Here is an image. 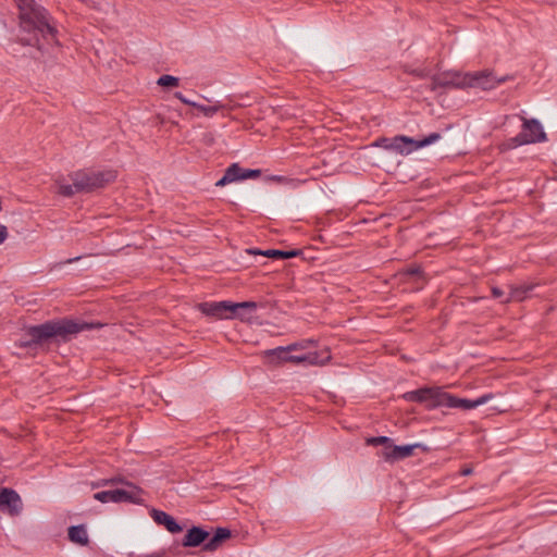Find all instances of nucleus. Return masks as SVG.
<instances>
[{
  "label": "nucleus",
  "instance_id": "4be33fe9",
  "mask_svg": "<svg viewBox=\"0 0 557 557\" xmlns=\"http://www.w3.org/2000/svg\"><path fill=\"white\" fill-rule=\"evenodd\" d=\"M150 516L154 522H175L173 517L154 508L150 509Z\"/></svg>",
  "mask_w": 557,
  "mask_h": 557
},
{
  "label": "nucleus",
  "instance_id": "b1692460",
  "mask_svg": "<svg viewBox=\"0 0 557 557\" xmlns=\"http://www.w3.org/2000/svg\"><path fill=\"white\" fill-rule=\"evenodd\" d=\"M244 170L243 168H240L237 163H233L231 164L227 169H226V173L230 175V177L235 182V181H238V180H243V175H244Z\"/></svg>",
  "mask_w": 557,
  "mask_h": 557
},
{
  "label": "nucleus",
  "instance_id": "c9c22d12",
  "mask_svg": "<svg viewBox=\"0 0 557 557\" xmlns=\"http://www.w3.org/2000/svg\"><path fill=\"white\" fill-rule=\"evenodd\" d=\"M305 354H297V355H294V357H304Z\"/></svg>",
  "mask_w": 557,
  "mask_h": 557
},
{
  "label": "nucleus",
  "instance_id": "a211bd4d",
  "mask_svg": "<svg viewBox=\"0 0 557 557\" xmlns=\"http://www.w3.org/2000/svg\"><path fill=\"white\" fill-rule=\"evenodd\" d=\"M249 253H259L269 258H281V259H289L299 255L298 250H277V249H269L265 251L260 250H248Z\"/></svg>",
  "mask_w": 557,
  "mask_h": 557
},
{
  "label": "nucleus",
  "instance_id": "393cba45",
  "mask_svg": "<svg viewBox=\"0 0 557 557\" xmlns=\"http://www.w3.org/2000/svg\"><path fill=\"white\" fill-rule=\"evenodd\" d=\"M366 443H367V445H371V446L383 445L385 447V446L392 445V440L387 436H377V437L367 438Z\"/></svg>",
  "mask_w": 557,
  "mask_h": 557
},
{
  "label": "nucleus",
  "instance_id": "5701e85b",
  "mask_svg": "<svg viewBox=\"0 0 557 557\" xmlns=\"http://www.w3.org/2000/svg\"><path fill=\"white\" fill-rule=\"evenodd\" d=\"M180 79L172 75H162L158 78L157 84L162 87H176Z\"/></svg>",
  "mask_w": 557,
  "mask_h": 557
},
{
  "label": "nucleus",
  "instance_id": "7c9ffc66",
  "mask_svg": "<svg viewBox=\"0 0 557 557\" xmlns=\"http://www.w3.org/2000/svg\"><path fill=\"white\" fill-rule=\"evenodd\" d=\"M492 294L495 298H500L505 295L504 290L498 288V287H493L492 288Z\"/></svg>",
  "mask_w": 557,
  "mask_h": 557
},
{
  "label": "nucleus",
  "instance_id": "f3484780",
  "mask_svg": "<svg viewBox=\"0 0 557 557\" xmlns=\"http://www.w3.org/2000/svg\"><path fill=\"white\" fill-rule=\"evenodd\" d=\"M69 540L75 544L87 545L89 539L85 524H72L69 529Z\"/></svg>",
  "mask_w": 557,
  "mask_h": 557
},
{
  "label": "nucleus",
  "instance_id": "f03ea898",
  "mask_svg": "<svg viewBox=\"0 0 557 557\" xmlns=\"http://www.w3.org/2000/svg\"><path fill=\"white\" fill-rule=\"evenodd\" d=\"M115 173L113 171L91 172L77 171L70 174L72 184H66L62 180L55 182L58 193L64 197H71L78 193H89L98 188L104 187L114 181Z\"/></svg>",
  "mask_w": 557,
  "mask_h": 557
},
{
  "label": "nucleus",
  "instance_id": "9d476101",
  "mask_svg": "<svg viewBox=\"0 0 557 557\" xmlns=\"http://www.w3.org/2000/svg\"><path fill=\"white\" fill-rule=\"evenodd\" d=\"M467 88V73L446 71L432 77L431 89Z\"/></svg>",
  "mask_w": 557,
  "mask_h": 557
},
{
  "label": "nucleus",
  "instance_id": "9b49d317",
  "mask_svg": "<svg viewBox=\"0 0 557 557\" xmlns=\"http://www.w3.org/2000/svg\"><path fill=\"white\" fill-rule=\"evenodd\" d=\"M23 510L21 496L12 488H0V511L11 517H17Z\"/></svg>",
  "mask_w": 557,
  "mask_h": 557
},
{
  "label": "nucleus",
  "instance_id": "2eb2a0df",
  "mask_svg": "<svg viewBox=\"0 0 557 557\" xmlns=\"http://www.w3.org/2000/svg\"><path fill=\"white\" fill-rule=\"evenodd\" d=\"M442 394L443 393H441V391L438 388H421V389L409 392V393L405 394V398L408 400H411V401H419V403H423V401H428V400H432V399H435L437 403H441L440 400L442 398Z\"/></svg>",
  "mask_w": 557,
  "mask_h": 557
},
{
  "label": "nucleus",
  "instance_id": "6e6552de",
  "mask_svg": "<svg viewBox=\"0 0 557 557\" xmlns=\"http://www.w3.org/2000/svg\"><path fill=\"white\" fill-rule=\"evenodd\" d=\"M441 138L438 133H432L421 140H414L407 136H396L388 145H384L385 149L396 151L400 154H409L410 152L429 146Z\"/></svg>",
  "mask_w": 557,
  "mask_h": 557
},
{
  "label": "nucleus",
  "instance_id": "39448f33",
  "mask_svg": "<svg viewBox=\"0 0 557 557\" xmlns=\"http://www.w3.org/2000/svg\"><path fill=\"white\" fill-rule=\"evenodd\" d=\"M289 349L286 347H276L264 351L265 357L270 358L271 362H290L295 364H307V366H324L331 360V354L329 349L322 351H308L305 352L304 357H294Z\"/></svg>",
  "mask_w": 557,
  "mask_h": 557
},
{
  "label": "nucleus",
  "instance_id": "c85d7f7f",
  "mask_svg": "<svg viewBox=\"0 0 557 557\" xmlns=\"http://www.w3.org/2000/svg\"><path fill=\"white\" fill-rule=\"evenodd\" d=\"M171 533H180L183 531L182 524H164Z\"/></svg>",
  "mask_w": 557,
  "mask_h": 557
},
{
  "label": "nucleus",
  "instance_id": "2f4dec72",
  "mask_svg": "<svg viewBox=\"0 0 557 557\" xmlns=\"http://www.w3.org/2000/svg\"><path fill=\"white\" fill-rule=\"evenodd\" d=\"M392 141V139L388 138H382L377 141V145L384 148V145H388Z\"/></svg>",
  "mask_w": 557,
  "mask_h": 557
},
{
  "label": "nucleus",
  "instance_id": "412c9836",
  "mask_svg": "<svg viewBox=\"0 0 557 557\" xmlns=\"http://www.w3.org/2000/svg\"><path fill=\"white\" fill-rule=\"evenodd\" d=\"M528 289L524 287H510L509 296L503 300V302H508L511 300L522 301L525 298Z\"/></svg>",
  "mask_w": 557,
  "mask_h": 557
},
{
  "label": "nucleus",
  "instance_id": "20e7f679",
  "mask_svg": "<svg viewBox=\"0 0 557 557\" xmlns=\"http://www.w3.org/2000/svg\"><path fill=\"white\" fill-rule=\"evenodd\" d=\"M104 486H111V488L94 494V498L100 503H138L140 500L141 490L122 476L100 479L91 483V488Z\"/></svg>",
  "mask_w": 557,
  "mask_h": 557
},
{
  "label": "nucleus",
  "instance_id": "473e14b6",
  "mask_svg": "<svg viewBox=\"0 0 557 557\" xmlns=\"http://www.w3.org/2000/svg\"><path fill=\"white\" fill-rule=\"evenodd\" d=\"M472 473V469L467 467L461 470V475H470Z\"/></svg>",
  "mask_w": 557,
  "mask_h": 557
},
{
  "label": "nucleus",
  "instance_id": "0eeeda50",
  "mask_svg": "<svg viewBox=\"0 0 557 557\" xmlns=\"http://www.w3.org/2000/svg\"><path fill=\"white\" fill-rule=\"evenodd\" d=\"M521 132L516 137L510 139L512 145H509V148L521 145L546 141V133L544 132L542 124L537 120L527 117H521Z\"/></svg>",
  "mask_w": 557,
  "mask_h": 557
},
{
  "label": "nucleus",
  "instance_id": "6ab92c4d",
  "mask_svg": "<svg viewBox=\"0 0 557 557\" xmlns=\"http://www.w3.org/2000/svg\"><path fill=\"white\" fill-rule=\"evenodd\" d=\"M194 108L199 110L205 116L212 117L214 114H216L219 111L228 109L232 110V107H227L226 104L222 103L221 101H215L212 106H205L197 103L194 104Z\"/></svg>",
  "mask_w": 557,
  "mask_h": 557
},
{
  "label": "nucleus",
  "instance_id": "dca6fc26",
  "mask_svg": "<svg viewBox=\"0 0 557 557\" xmlns=\"http://www.w3.org/2000/svg\"><path fill=\"white\" fill-rule=\"evenodd\" d=\"M231 537V531L227 528H218L213 535L208 539V541L203 545V549L208 552H213L218 549L221 544Z\"/></svg>",
  "mask_w": 557,
  "mask_h": 557
},
{
  "label": "nucleus",
  "instance_id": "7ed1b4c3",
  "mask_svg": "<svg viewBox=\"0 0 557 557\" xmlns=\"http://www.w3.org/2000/svg\"><path fill=\"white\" fill-rule=\"evenodd\" d=\"M92 326V324L78 323L72 320L49 321L44 324L29 327L26 332L28 338L21 341L18 345L20 347H30L51 337H64L70 334L79 333Z\"/></svg>",
  "mask_w": 557,
  "mask_h": 557
},
{
  "label": "nucleus",
  "instance_id": "1a4fd4ad",
  "mask_svg": "<svg viewBox=\"0 0 557 557\" xmlns=\"http://www.w3.org/2000/svg\"><path fill=\"white\" fill-rule=\"evenodd\" d=\"M508 76L496 77L492 71L484 70L473 73H467V88H481L491 90L499 84L505 83Z\"/></svg>",
  "mask_w": 557,
  "mask_h": 557
},
{
  "label": "nucleus",
  "instance_id": "f8f14e48",
  "mask_svg": "<svg viewBox=\"0 0 557 557\" xmlns=\"http://www.w3.org/2000/svg\"><path fill=\"white\" fill-rule=\"evenodd\" d=\"M416 448H423V450L428 449L420 443L403 446H397L392 443V445L385 446L382 449L381 457L387 462H395L412 456Z\"/></svg>",
  "mask_w": 557,
  "mask_h": 557
},
{
  "label": "nucleus",
  "instance_id": "f704fd0d",
  "mask_svg": "<svg viewBox=\"0 0 557 557\" xmlns=\"http://www.w3.org/2000/svg\"><path fill=\"white\" fill-rule=\"evenodd\" d=\"M274 180L277 182H282L284 178L282 176H276V177H274Z\"/></svg>",
  "mask_w": 557,
  "mask_h": 557
},
{
  "label": "nucleus",
  "instance_id": "e433bc0d",
  "mask_svg": "<svg viewBox=\"0 0 557 557\" xmlns=\"http://www.w3.org/2000/svg\"><path fill=\"white\" fill-rule=\"evenodd\" d=\"M150 557H161V555L157 554V555H154V556H150Z\"/></svg>",
  "mask_w": 557,
  "mask_h": 557
},
{
  "label": "nucleus",
  "instance_id": "cd10ccee",
  "mask_svg": "<svg viewBox=\"0 0 557 557\" xmlns=\"http://www.w3.org/2000/svg\"><path fill=\"white\" fill-rule=\"evenodd\" d=\"M234 182L230 175L225 172L224 175L216 182V186H225L228 183Z\"/></svg>",
  "mask_w": 557,
  "mask_h": 557
},
{
  "label": "nucleus",
  "instance_id": "423d86ee",
  "mask_svg": "<svg viewBox=\"0 0 557 557\" xmlns=\"http://www.w3.org/2000/svg\"><path fill=\"white\" fill-rule=\"evenodd\" d=\"M198 310L214 319H233L234 313L238 309L244 310H253L258 308L257 302L255 301H243V302H232L227 300L223 301H211V302H201L197 306Z\"/></svg>",
  "mask_w": 557,
  "mask_h": 557
},
{
  "label": "nucleus",
  "instance_id": "ddd939ff",
  "mask_svg": "<svg viewBox=\"0 0 557 557\" xmlns=\"http://www.w3.org/2000/svg\"><path fill=\"white\" fill-rule=\"evenodd\" d=\"M492 398H493L492 394H485L474 400H471V399L455 397L453 395L443 393L440 401L442 404H445L449 408H460L463 410H470V409H474L481 405L486 404Z\"/></svg>",
  "mask_w": 557,
  "mask_h": 557
},
{
  "label": "nucleus",
  "instance_id": "aec40b11",
  "mask_svg": "<svg viewBox=\"0 0 557 557\" xmlns=\"http://www.w3.org/2000/svg\"><path fill=\"white\" fill-rule=\"evenodd\" d=\"M317 346V341L314 339H304V341H300V342H296V343H293L290 345L287 346V349H289V351H305L307 349H309L310 347H315Z\"/></svg>",
  "mask_w": 557,
  "mask_h": 557
},
{
  "label": "nucleus",
  "instance_id": "bb28decb",
  "mask_svg": "<svg viewBox=\"0 0 557 557\" xmlns=\"http://www.w3.org/2000/svg\"><path fill=\"white\" fill-rule=\"evenodd\" d=\"M260 174H261L260 170H244L243 180L256 178V177H259Z\"/></svg>",
  "mask_w": 557,
  "mask_h": 557
},
{
  "label": "nucleus",
  "instance_id": "c756f323",
  "mask_svg": "<svg viewBox=\"0 0 557 557\" xmlns=\"http://www.w3.org/2000/svg\"><path fill=\"white\" fill-rule=\"evenodd\" d=\"M175 97H176L177 99H180V100H181L183 103H185V104H188V106H191V107H194V104H196V102H194V101H191V100H189V99L185 98V97L183 96V94H182V92H176V94H175Z\"/></svg>",
  "mask_w": 557,
  "mask_h": 557
},
{
  "label": "nucleus",
  "instance_id": "a878e982",
  "mask_svg": "<svg viewBox=\"0 0 557 557\" xmlns=\"http://www.w3.org/2000/svg\"><path fill=\"white\" fill-rule=\"evenodd\" d=\"M257 309H253V310H244V309H238L235 313H234V318H238L240 319L242 321H246V320H249L251 318V314L253 312H256Z\"/></svg>",
  "mask_w": 557,
  "mask_h": 557
},
{
  "label": "nucleus",
  "instance_id": "f257e3e1",
  "mask_svg": "<svg viewBox=\"0 0 557 557\" xmlns=\"http://www.w3.org/2000/svg\"><path fill=\"white\" fill-rule=\"evenodd\" d=\"M20 10V41L25 46H35L39 50L45 44L55 40V28L50 25L46 10L34 0H15Z\"/></svg>",
  "mask_w": 557,
  "mask_h": 557
},
{
  "label": "nucleus",
  "instance_id": "72a5a7b5",
  "mask_svg": "<svg viewBox=\"0 0 557 557\" xmlns=\"http://www.w3.org/2000/svg\"><path fill=\"white\" fill-rule=\"evenodd\" d=\"M79 259H81V257H75V258L66 260L65 263H72V262H75V261H77Z\"/></svg>",
  "mask_w": 557,
  "mask_h": 557
},
{
  "label": "nucleus",
  "instance_id": "4468645a",
  "mask_svg": "<svg viewBox=\"0 0 557 557\" xmlns=\"http://www.w3.org/2000/svg\"><path fill=\"white\" fill-rule=\"evenodd\" d=\"M209 536L210 534L208 531L194 525L185 534L182 541V545L185 547H196L199 546L200 544L205 545Z\"/></svg>",
  "mask_w": 557,
  "mask_h": 557
}]
</instances>
